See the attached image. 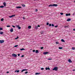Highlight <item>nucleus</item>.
Masks as SVG:
<instances>
[{"label":"nucleus","instance_id":"3c124183","mask_svg":"<svg viewBox=\"0 0 75 75\" xmlns=\"http://www.w3.org/2000/svg\"><path fill=\"white\" fill-rule=\"evenodd\" d=\"M35 50H33V52H35Z\"/></svg>","mask_w":75,"mask_h":75},{"label":"nucleus","instance_id":"dca6fc26","mask_svg":"<svg viewBox=\"0 0 75 75\" xmlns=\"http://www.w3.org/2000/svg\"><path fill=\"white\" fill-rule=\"evenodd\" d=\"M31 28V26H28V28H29V29H30V28Z\"/></svg>","mask_w":75,"mask_h":75},{"label":"nucleus","instance_id":"052dcab7","mask_svg":"<svg viewBox=\"0 0 75 75\" xmlns=\"http://www.w3.org/2000/svg\"><path fill=\"white\" fill-rule=\"evenodd\" d=\"M74 3H75V1H74Z\"/></svg>","mask_w":75,"mask_h":75},{"label":"nucleus","instance_id":"ea45409f","mask_svg":"<svg viewBox=\"0 0 75 75\" xmlns=\"http://www.w3.org/2000/svg\"><path fill=\"white\" fill-rule=\"evenodd\" d=\"M48 60H52V59H48Z\"/></svg>","mask_w":75,"mask_h":75},{"label":"nucleus","instance_id":"58836bf2","mask_svg":"<svg viewBox=\"0 0 75 75\" xmlns=\"http://www.w3.org/2000/svg\"><path fill=\"white\" fill-rule=\"evenodd\" d=\"M54 27L56 28L58 27V25L55 26Z\"/></svg>","mask_w":75,"mask_h":75},{"label":"nucleus","instance_id":"a211bd4d","mask_svg":"<svg viewBox=\"0 0 75 75\" xmlns=\"http://www.w3.org/2000/svg\"><path fill=\"white\" fill-rule=\"evenodd\" d=\"M36 53H38V50H36L35 51Z\"/></svg>","mask_w":75,"mask_h":75},{"label":"nucleus","instance_id":"49530a36","mask_svg":"<svg viewBox=\"0 0 75 75\" xmlns=\"http://www.w3.org/2000/svg\"><path fill=\"white\" fill-rule=\"evenodd\" d=\"M12 27H14V28H15V26L14 25H12Z\"/></svg>","mask_w":75,"mask_h":75},{"label":"nucleus","instance_id":"8fccbe9b","mask_svg":"<svg viewBox=\"0 0 75 75\" xmlns=\"http://www.w3.org/2000/svg\"><path fill=\"white\" fill-rule=\"evenodd\" d=\"M24 55H22L21 56V57H24Z\"/></svg>","mask_w":75,"mask_h":75},{"label":"nucleus","instance_id":"5fc2aeb1","mask_svg":"<svg viewBox=\"0 0 75 75\" xmlns=\"http://www.w3.org/2000/svg\"><path fill=\"white\" fill-rule=\"evenodd\" d=\"M18 56H20V54H18Z\"/></svg>","mask_w":75,"mask_h":75},{"label":"nucleus","instance_id":"f257e3e1","mask_svg":"<svg viewBox=\"0 0 75 75\" xmlns=\"http://www.w3.org/2000/svg\"><path fill=\"white\" fill-rule=\"evenodd\" d=\"M52 70L55 71H58V67H54V68L52 69Z\"/></svg>","mask_w":75,"mask_h":75},{"label":"nucleus","instance_id":"393cba45","mask_svg":"<svg viewBox=\"0 0 75 75\" xmlns=\"http://www.w3.org/2000/svg\"><path fill=\"white\" fill-rule=\"evenodd\" d=\"M56 44H59V42H56Z\"/></svg>","mask_w":75,"mask_h":75},{"label":"nucleus","instance_id":"37998d69","mask_svg":"<svg viewBox=\"0 0 75 75\" xmlns=\"http://www.w3.org/2000/svg\"><path fill=\"white\" fill-rule=\"evenodd\" d=\"M44 68H41V70H44Z\"/></svg>","mask_w":75,"mask_h":75},{"label":"nucleus","instance_id":"f3484780","mask_svg":"<svg viewBox=\"0 0 75 75\" xmlns=\"http://www.w3.org/2000/svg\"><path fill=\"white\" fill-rule=\"evenodd\" d=\"M21 5L23 7H25V4H22Z\"/></svg>","mask_w":75,"mask_h":75},{"label":"nucleus","instance_id":"e433bc0d","mask_svg":"<svg viewBox=\"0 0 75 75\" xmlns=\"http://www.w3.org/2000/svg\"><path fill=\"white\" fill-rule=\"evenodd\" d=\"M18 47V45H16L14 46V47Z\"/></svg>","mask_w":75,"mask_h":75},{"label":"nucleus","instance_id":"ddd939ff","mask_svg":"<svg viewBox=\"0 0 75 75\" xmlns=\"http://www.w3.org/2000/svg\"><path fill=\"white\" fill-rule=\"evenodd\" d=\"M71 19L70 18H68L67 20V21H71Z\"/></svg>","mask_w":75,"mask_h":75},{"label":"nucleus","instance_id":"2f4dec72","mask_svg":"<svg viewBox=\"0 0 75 75\" xmlns=\"http://www.w3.org/2000/svg\"><path fill=\"white\" fill-rule=\"evenodd\" d=\"M66 16H68V13L66 14Z\"/></svg>","mask_w":75,"mask_h":75},{"label":"nucleus","instance_id":"6e6d98bb","mask_svg":"<svg viewBox=\"0 0 75 75\" xmlns=\"http://www.w3.org/2000/svg\"><path fill=\"white\" fill-rule=\"evenodd\" d=\"M23 19H24V20H25V18L24 17H23Z\"/></svg>","mask_w":75,"mask_h":75},{"label":"nucleus","instance_id":"aec40b11","mask_svg":"<svg viewBox=\"0 0 75 75\" xmlns=\"http://www.w3.org/2000/svg\"><path fill=\"white\" fill-rule=\"evenodd\" d=\"M59 49L60 50H62V47H59Z\"/></svg>","mask_w":75,"mask_h":75},{"label":"nucleus","instance_id":"c9c22d12","mask_svg":"<svg viewBox=\"0 0 75 75\" xmlns=\"http://www.w3.org/2000/svg\"><path fill=\"white\" fill-rule=\"evenodd\" d=\"M18 37L17 38H15V40H17V39H18Z\"/></svg>","mask_w":75,"mask_h":75},{"label":"nucleus","instance_id":"0eeeda50","mask_svg":"<svg viewBox=\"0 0 75 75\" xmlns=\"http://www.w3.org/2000/svg\"><path fill=\"white\" fill-rule=\"evenodd\" d=\"M53 6H55V7H57L58 6V5L57 4H52Z\"/></svg>","mask_w":75,"mask_h":75},{"label":"nucleus","instance_id":"2eb2a0df","mask_svg":"<svg viewBox=\"0 0 75 75\" xmlns=\"http://www.w3.org/2000/svg\"><path fill=\"white\" fill-rule=\"evenodd\" d=\"M20 50H21V51H23V50H25V49L24 48L21 49H20Z\"/></svg>","mask_w":75,"mask_h":75},{"label":"nucleus","instance_id":"f03ea898","mask_svg":"<svg viewBox=\"0 0 75 75\" xmlns=\"http://www.w3.org/2000/svg\"><path fill=\"white\" fill-rule=\"evenodd\" d=\"M12 56H13V57H17V54H15L14 53L13 54H12Z\"/></svg>","mask_w":75,"mask_h":75},{"label":"nucleus","instance_id":"4be33fe9","mask_svg":"<svg viewBox=\"0 0 75 75\" xmlns=\"http://www.w3.org/2000/svg\"><path fill=\"white\" fill-rule=\"evenodd\" d=\"M64 28H68V26H65L64 27Z\"/></svg>","mask_w":75,"mask_h":75},{"label":"nucleus","instance_id":"39448f33","mask_svg":"<svg viewBox=\"0 0 75 75\" xmlns=\"http://www.w3.org/2000/svg\"><path fill=\"white\" fill-rule=\"evenodd\" d=\"M15 16H16V15H12L11 16H9V17H10V18H11L13 17H14Z\"/></svg>","mask_w":75,"mask_h":75},{"label":"nucleus","instance_id":"4d7b16f0","mask_svg":"<svg viewBox=\"0 0 75 75\" xmlns=\"http://www.w3.org/2000/svg\"><path fill=\"white\" fill-rule=\"evenodd\" d=\"M73 31H75V29H73Z\"/></svg>","mask_w":75,"mask_h":75},{"label":"nucleus","instance_id":"4468645a","mask_svg":"<svg viewBox=\"0 0 75 75\" xmlns=\"http://www.w3.org/2000/svg\"><path fill=\"white\" fill-rule=\"evenodd\" d=\"M61 41L62 42H65V40L64 39H62L61 40Z\"/></svg>","mask_w":75,"mask_h":75},{"label":"nucleus","instance_id":"473e14b6","mask_svg":"<svg viewBox=\"0 0 75 75\" xmlns=\"http://www.w3.org/2000/svg\"><path fill=\"white\" fill-rule=\"evenodd\" d=\"M35 28L36 29H38V26H35Z\"/></svg>","mask_w":75,"mask_h":75},{"label":"nucleus","instance_id":"13d9d810","mask_svg":"<svg viewBox=\"0 0 75 75\" xmlns=\"http://www.w3.org/2000/svg\"><path fill=\"white\" fill-rule=\"evenodd\" d=\"M75 71V69H74V70H73V71Z\"/></svg>","mask_w":75,"mask_h":75},{"label":"nucleus","instance_id":"09e8293b","mask_svg":"<svg viewBox=\"0 0 75 75\" xmlns=\"http://www.w3.org/2000/svg\"><path fill=\"white\" fill-rule=\"evenodd\" d=\"M37 27H40V25H38Z\"/></svg>","mask_w":75,"mask_h":75},{"label":"nucleus","instance_id":"20e7f679","mask_svg":"<svg viewBox=\"0 0 75 75\" xmlns=\"http://www.w3.org/2000/svg\"><path fill=\"white\" fill-rule=\"evenodd\" d=\"M16 26L18 27V29H19V30H21V27H20V25H16Z\"/></svg>","mask_w":75,"mask_h":75},{"label":"nucleus","instance_id":"1a4fd4ad","mask_svg":"<svg viewBox=\"0 0 75 75\" xmlns=\"http://www.w3.org/2000/svg\"><path fill=\"white\" fill-rule=\"evenodd\" d=\"M27 71V70L26 69H23L21 71V72H23V71Z\"/></svg>","mask_w":75,"mask_h":75},{"label":"nucleus","instance_id":"423d86ee","mask_svg":"<svg viewBox=\"0 0 75 75\" xmlns=\"http://www.w3.org/2000/svg\"><path fill=\"white\" fill-rule=\"evenodd\" d=\"M49 53V52H43V54H44V55H46V54H48Z\"/></svg>","mask_w":75,"mask_h":75},{"label":"nucleus","instance_id":"72a5a7b5","mask_svg":"<svg viewBox=\"0 0 75 75\" xmlns=\"http://www.w3.org/2000/svg\"><path fill=\"white\" fill-rule=\"evenodd\" d=\"M52 27H54V24H52Z\"/></svg>","mask_w":75,"mask_h":75},{"label":"nucleus","instance_id":"b1692460","mask_svg":"<svg viewBox=\"0 0 75 75\" xmlns=\"http://www.w3.org/2000/svg\"><path fill=\"white\" fill-rule=\"evenodd\" d=\"M49 7H51V6L53 7L52 5V4H50V5H49Z\"/></svg>","mask_w":75,"mask_h":75},{"label":"nucleus","instance_id":"de8ad7c7","mask_svg":"<svg viewBox=\"0 0 75 75\" xmlns=\"http://www.w3.org/2000/svg\"><path fill=\"white\" fill-rule=\"evenodd\" d=\"M47 25H48V24H49V23H47Z\"/></svg>","mask_w":75,"mask_h":75},{"label":"nucleus","instance_id":"f8f14e48","mask_svg":"<svg viewBox=\"0 0 75 75\" xmlns=\"http://www.w3.org/2000/svg\"><path fill=\"white\" fill-rule=\"evenodd\" d=\"M10 31L11 32H13V28H11V29L10 30Z\"/></svg>","mask_w":75,"mask_h":75},{"label":"nucleus","instance_id":"4c0bfd02","mask_svg":"<svg viewBox=\"0 0 75 75\" xmlns=\"http://www.w3.org/2000/svg\"><path fill=\"white\" fill-rule=\"evenodd\" d=\"M68 16H71V13L68 14Z\"/></svg>","mask_w":75,"mask_h":75},{"label":"nucleus","instance_id":"6ab92c4d","mask_svg":"<svg viewBox=\"0 0 75 75\" xmlns=\"http://www.w3.org/2000/svg\"><path fill=\"white\" fill-rule=\"evenodd\" d=\"M3 34V32H0V34Z\"/></svg>","mask_w":75,"mask_h":75},{"label":"nucleus","instance_id":"864d4df0","mask_svg":"<svg viewBox=\"0 0 75 75\" xmlns=\"http://www.w3.org/2000/svg\"><path fill=\"white\" fill-rule=\"evenodd\" d=\"M49 26H51V24H49Z\"/></svg>","mask_w":75,"mask_h":75},{"label":"nucleus","instance_id":"a19ab883","mask_svg":"<svg viewBox=\"0 0 75 75\" xmlns=\"http://www.w3.org/2000/svg\"><path fill=\"white\" fill-rule=\"evenodd\" d=\"M43 48H44V47H41V50H42V49H43Z\"/></svg>","mask_w":75,"mask_h":75},{"label":"nucleus","instance_id":"79ce46f5","mask_svg":"<svg viewBox=\"0 0 75 75\" xmlns=\"http://www.w3.org/2000/svg\"><path fill=\"white\" fill-rule=\"evenodd\" d=\"M46 70H48V68L47 67H46L45 68Z\"/></svg>","mask_w":75,"mask_h":75},{"label":"nucleus","instance_id":"c756f323","mask_svg":"<svg viewBox=\"0 0 75 75\" xmlns=\"http://www.w3.org/2000/svg\"><path fill=\"white\" fill-rule=\"evenodd\" d=\"M60 14H61V15H63V14H64V13H61Z\"/></svg>","mask_w":75,"mask_h":75},{"label":"nucleus","instance_id":"a878e982","mask_svg":"<svg viewBox=\"0 0 75 75\" xmlns=\"http://www.w3.org/2000/svg\"><path fill=\"white\" fill-rule=\"evenodd\" d=\"M72 50H75V47H72Z\"/></svg>","mask_w":75,"mask_h":75},{"label":"nucleus","instance_id":"7c9ffc66","mask_svg":"<svg viewBox=\"0 0 75 75\" xmlns=\"http://www.w3.org/2000/svg\"><path fill=\"white\" fill-rule=\"evenodd\" d=\"M0 30H3V28H0Z\"/></svg>","mask_w":75,"mask_h":75},{"label":"nucleus","instance_id":"412c9836","mask_svg":"<svg viewBox=\"0 0 75 75\" xmlns=\"http://www.w3.org/2000/svg\"><path fill=\"white\" fill-rule=\"evenodd\" d=\"M4 7V6H0V8H3V7Z\"/></svg>","mask_w":75,"mask_h":75},{"label":"nucleus","instance_id":"6e6552de","mask_svg":"<svg viewBox=\"0 0 75 75\" xmlns=\"http://www.w3.org/2000/svg\"><path fill=\"white\" fill-rule=\"evenodd\" d=\"M68 61L69 62H70L71 63L72 62V61H71V59H68Z\"/></svg>","mask_w":75,"mask_h":75},{"label":"nucleus","instance_id":"9b49d317","mask_svg":"<svg viewBox=\"0 0 75 75\" xmlns=\"http://www.w3.org/2000/svg\"><path fill=\"white\" fill-rule=\"evenodd\" d=\"M3 4H4V7H6V2H4L3 3Z\"/></svg>","mask_w":75,"mask_h":75},{"label":"nucleus","instance_id":"a18cd8bd","mask_svg":"<svg viewBox=\"0 0 75 75\" xmlns=\"http://www.w3.org/2000/svg\"><path fill=\"white\" fill-rule=\"evenodd\" d=\"M35 11H38V10L37 9H36Z\"/></svg>","mask_w":75,"mask_h":75},{"label":"nucleus","instance_id":"9d476101","mask_svg":"<svg viewBox=\"0 0 75 75\" xmlns=\"http://www.w3.org/2000/svg\"><path fill=\"white\" fill-rule=\"evenodd\" d=\"M17 8H21V6H17L16 7Z\"/></svg>","mask_w":75,"mask_h":75},{"label":"nucleus","instance_id":"c85d7f7f","mask_svg":"<svg viewBox=\"0 0 75 75\" xmlns=\"http://www.w3.org/2000/svg\"><path fill=\"white\" fill-rule=\"evenodd\" d=\"M43 33H44V32L42 31L41 32H40V34H43Z\"/></svg>","mask_w":75,"mask_h":75},{"label":"nucleus","instance_id":"cd10ccee","mask_svg":"<svg viewBox=\"0 0 75 75\" xmlns=\"http://www.w3.org/2000/svg\"><path fill=\"white\" fill-rule=\"evenodd\" d=\"M4 21V19L3 18H2L1 19V21Z\"/></svg>","mask_w":75,"mask_h":75},{"label":"nucleus","instance_id":"c03bdc74","mask_svg":"<svg viewBox=\"0 0 75 75\" xmlns=\"http://www.w3.org/2000/svg\"><path fill=\"white\" fill-rule=\"evenodd\" d=\"M28 73V71H26L25 72V74H27Z\"/></svg>","mask_w":75,"mask_h":75},{"label":"nucleus","instance_id":"5701e85b","mask_svg":"<svg viewBox=\"0 0 75 75\" xmlns=\"http://www.w3.org/2000/svg\"><path fill=\"white\" fill-rule=\"evenodd\" d=\"M19 71V70H18V71H15V72H17V73H18V72H19V71Z\"/></svg>","mask_w":75,"mask_h":75},{"label":"nucleus","instance_id":"7ed1b4c3","mask_svg":"<svg viewBox=\"0 0 75 75\" xmlns=\"http://www.w3.org/2000/svg\"><path fill=\"white\" fill-rule=\"evenodd\" d=\"M4 42V41L3 40H0V44H1L2 43H3Z\"/></svg>","mask_w":75,"mask_h":75},{"label":"nucleus","instance_id":"bf43d9fd","mask_svg":"<svg viewBox=\"0 0 75 75\" xmlns=\"http://www.w3.org/2000/svg\"><path fill=\"white\" fill-rule=\"evenodd\" d=\"M7 73H9V72L8 71H7Z\"/></svg>","mask_w":75,"mask_h":75},{"label":"nucleus","instance_id":"f704fd0d","mask_svg":"<svg viewBox=\"0 0 75 75\" xmlns=\"http://www.w3.org/2000/svg\"><path fill=\"white\" fill-rule=\"evenodd\" d=\"M7 27H10V25H7L6 26Z\"/></svg>","mask_w":75,"mask_h":75},{"label":"nucleus","instance_id":"bb28decb","mask_svg":"<svg viewBox=\"0 0 75 75\" xmlns=\"http://www.w3.org/2000/svg\"><path fill=\"white\" fill-rule=\"evenodd\" d=\"M40 73H36L35 74V75H38L39 74H40Z\"/></svg>","mask_w":75,"mask_h":75},{"label":"nucleus","instance_id":"603ef678","mask_svg":"<svg viewBox=\"0 0 75 75\" xmlns=\"http://www.w3.org/2000/svg\"><path fill=\"white\" fill-rule=\"evenodd\" d=\"M47 69H48V70H50V68L49 67V68H48Z\"/></svg>","mask_w":75,"mask_h":75}]
</instances>
